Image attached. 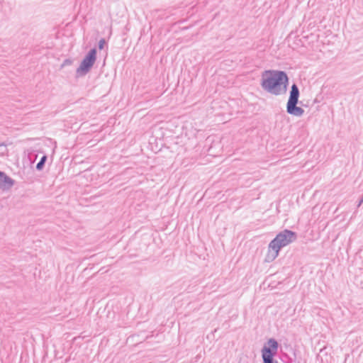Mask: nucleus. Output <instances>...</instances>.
<instances>
[{
    "instance_id": "ddd939ff",
    "label": "nucleus",
    "mask_w": 363,
    "mask_h": 363,
    "mask_svg": "<svg viewBox=\"0 0 363 363\" xmlns=\"http://www.w3.org/2000/svg\"><path fill=\"white\" fill-rule=\"evenodd\" d=\"M20 359L21 360L23 359V352L20 354Z\"/></svg>"
},
{
    "instance_id": "9b49d317",
    "label": "nucleus",
    "mask_w": 363,
    "mask_h": 363,
    "mask_svg": "<svg viewBox=\"0 0 363 363\" xmlns=\"http://www.w3.org/2000/svg\"><path fill=\"white\" fill-rule=\"evenodd\" d=\"M1 8H2V0H0V11L1 10Z\"/></svg>"
},
{
    "instance_id": "7ed1b4c3",
    "label": "nucleus",
    "mask_w": 363,
    "mask_h": 363,
    "mask_svg": "<svg viewBox=\"0 0 363 363\" xmlns=\"http://www.w3.org/2000/svg\"><path fill=\"white\" fill-rule=\"evenodd\" d=\"M300 96V91L298 86L296 84H293L289 92V97L286 104V112L294 116L301 117L304 113V110L297 106L298 103V99Z\"/></svg>"
},
{
    "instance_id": "1a4fd4ad",
    "label": "nucleus",
    "mask_w": 363,
    "mask_h": 363,
    "mask_svg": "<svg viewBox=\"0 0 363 363\" xmlns=\"http://www.w3.org/2000/svg\"><path fill=\"white\" fill-rule=\"evenodd\" d=\"M72 64V60H70L69 59H66L64 60L62 65V67H64V66H66V65H69Z\"/></svg>"
},
{
    "instance_id": "f257e3e1",
    "label": "nucleus",
    "mask_w": 363,
    "mask_h": 363,
    "mask_svg": "<svg viewBox=\"0 0 363 363\" xmlns=\"http://www.w3.org/2000/svg\"><path fill=\"white\" fill-rule=\"evenodd\" d=\"M289 77L285 72L265 70L262 73V88L269 94L279 96L287 90Z\"/></svg>"
},
{
    "instance_id": "9d476101",
    "label": "nucleus",
    "mask_w": 363,
    "mask_h": 363,
    "mask_svg": "<svg viewBox=\"0 0 363 363\" xmlns=\"http://www.w3.org/2000/svg\"><path fill=\"white\" fill-rule=\"evenodd\" d=\"M363 203V196H362V198L359 199V202H358V204H357V207L359 208Z\"/></svg>"
},
{
    "instance_id": "f03ea898",
    "label": "nucleus",
    "mask_w": 363,
    "mask_h": 363,
    "mask_svg": "<svg viewBox=\"0 0 363 363\" xmlns=\"http://www.w3.org/2000/svg\"><path fill=\"white\" fill-rule=\"evenodd\" d=\"M296 238V233L290 230L286 229L278 233L269 244L265 260L269 262L274 261L279 255V250L295 241Z\"/></svg>"
},
{
    "instance_id": "f8f14e48",
    "label": "nucleus",
    "mask_w": 363,
    "mask_h": 363,
    "mask_svg": "<svg viewBox=\"0 0 363 363\" xmlns=\"http://www.w3.org/2000/svg\"><path fill=\"white\" fill-rule=\"evenodd\" d=\"M28 158H29V160H30V164H33L34 161H33V160L30 159V156H28Z\"/></svg>"
},
{
    "instance_id": "20e7f679",
    "label": "nucleus",
    "mask_w": 363,
    "mask_h": 363,
    "mask_svg": "<svg viewBox=\"0 0 363 363\" xmlns=\"http://www.w3.org/2000/svg\"><path fill=\"white\" fill-rule=\"evenodd\" d=\"M278 348V342L274 338L269 339L261 350L263 363H279L274 359Z\"/></svg>"
},
{
    "instance_id": "6e6552de",
    "label": "nucleus",
    "mask_w": 363,
    "mask_h": 363,
    "mask_svg": "<svg viewBox=\"0 0 363 363\" xmlns=\"http://www.w3.org/2000/svg\"><path fill=\"white\" fill-rule=\"evenodd\" d=\"M106 44V40L104 38H101L99 41V45H98V47H99V50H102L104 47V45Z\"/></svg>"
},
{
    "instance_id": "0eeeda50",
    "label": "nucleus",
    "mask_w": 363,
    "mask_h": 363,
    "mask_svg": "<svg viewBox=\"0 0 363 363\" xmlns=\"http://www.w3.org/2000/svg\"><path fill=\"white\" fill-rule=\"evenodd\" d=\"M47 161V156L43 155L40 161L36 164V169L38 170H42L45 166V162Z\"/></svg>"
},
{
    "instance_id": "423d86ee",
    "label": "nucleus",
    "mask_w": 363,
    "mask_h": 363,
    "mask_svg": "<svg viewBox=\"0 0 363 363\" xmlns=\"http://www.w3.org/2000/svg\"><path fill=\"white\" fill-rule=\"evenodd\" d=\"M14 184V180L7 176L4 172L0 171V189L2 190L10 189Z\"/></svg>"
},
{
    "instance_id": "39448f33",
    "label": "nucleus",
    "mask_w": 363,
    "mask_h": 363,
    "mask_svg": "<svg viewBox=\"0 0 363 363\" xmlns=\"http://www.w3.org/2000/svg\"><path fill=\"white\" fill-rule=\"evenodd\" d=\"M96 49L92 48L86 55L76 70L78 76H84L91 70L96 60Z\"/></svg>"
}]
</instances>
